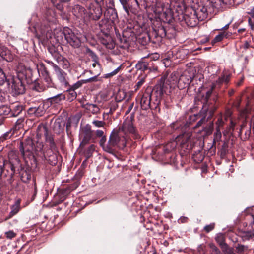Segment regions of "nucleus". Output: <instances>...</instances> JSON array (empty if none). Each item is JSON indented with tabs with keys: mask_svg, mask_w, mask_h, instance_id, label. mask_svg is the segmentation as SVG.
Returning <instances> with one entry per match:
<instances>
[{
	"mask_svg": "<svg viewBox=\"0 0 254 254\" xmlns=\"http://www.w3.org/2000/svg\"><path fill=\"white\" fill-rule=\"evenodd\" d=\"M10 208L11 211L10 212L8 216L5 219V220L11 218L19 212L20 208V200H16L15 203L11 206Z\"/></svg>",
	"mask_w": 254,
	"mask_h": 254,
	"instance_id": "nucleus-25",
	"label": "nucleus"
},
{
	"mask_svg": "<svg viewBox=\"0 0 254 254\" xmlns=\"http://www.w3.org/2000/svg\"><path fill=\"white\" fill-rule=\"evenodd\" d=\"M252 231H247L245 233L244 236L247 237L248 239H250L254 237V228H252Z\"/></svg>",
	"mask_w": 254,
	"mask_h": 254,
	"instance_id": "nucleus-49",
	"label": "nucleus"
},
{
	"mask_svg": "<svg viewBox=\"0 0 254 254\" xmlns=\"http://www.w3.org/2000/svg\"><path fill=\"white\" fill-rule=\"evenodd\" d=\"M121 68V65L119 66L118 67H117L116 69H115L114 71L112 72L106 74L104 75V77L106 78H108L111 77H112L115 75H116L120 70Z\"/></svg>",
	"mask_w": 254,
	"mask_h": 254,
	"instance_id": "nucleus-38",
	"label": "nucleus"
},
{
	"mask_svg": "<svg viewBox=\"0 0 254 254\" xmlns=\"http://www.w3.org/2000/svg\"><path fill=\"white\" fill-rule=\"evenodd\" d=\"M93 135V132L91 128V126L89 125H86L82 129L80 136L83 137L82 141L81 144L84 145L88 143L91 140Z\"/></svg>",
	"mask_w": 254,
	"mask_h": 254,
	"instance_id": "nucleus-12",
	"label": "nucleus"
},
{
	"mask_svg": "<svg viewBox=\"0 0 254 254\" xmlns=\"http://www.w3.org/2000/svg\"><path fill=\"white\" fill-rule=\"evenodd\" d=\"M64 98H65L64 95L61 93V94H58L55 95L53 97L49 98L48 100L52 104H53V103H58L62 99H64Z\"/></svg>",
	"mask_w": 254,
	"mask_h": 254,
	"instance_id": "nucleus-31",
	"label": "nucleus"
},
{
	"mask_svg": "<svg viewBox=\"0 0 254 254\" xmlns=\"http://www.w3.org/2000/svg\"><path fill=\"white\" fill-rule=\"evenodd\" d=\"M184 18L186 24L192 27L195 26L200 21L195 11L193 13H191L190 15H185Z\"/></svg>",
	"mask_w": 254,
	"mask_h": 254,
	"instance_id": "nucleus-17",
	"label": "nucleus"
},
{
	"mask_svg": "<svg viewBox=\"0 0 254 254\" xmlns=\"http://www.w3.org/2000/svg\"><path fill=\"white\" fill-rule=\"evenodd\" d=\"M151 95L149 92H145L140 98V105L143 110H147L150 107Z\"/></svg>",
	"mask_w": 254,
	"mask_h": 254,
	"instance_id": "nucleus-19",
	"label": "nucleus"
},
{
	"mask_svg": "<svg viewBox=\"0 0 254 254\" xmlns=\"http://www.w3.org/2000/svg\"><path fill=\"white\" fill-rule=\"evenodd\" d=\"M146 2L149 6L152 7L153 9L158 7L157 0H146Z\"/></svg>",
	"mask_w": 254,
	"mask_h": 254,
	"instance_id": "nucleus-42",
	"label": "nucleus"
},
{
	"mask_svg": "<svg viewBox=\"0 0 254 254\" xmlns=\"http://www.w3.org/2000/svg\"><path fill=\"white\" fill-rule=\"evenodd\" d=\"M47 63H48L49 65H50L51 66H52L54 70H56V67H59L58 65H57L56 64H55L53 62L50 61V60H46L45 61Z\"/></svg>",
	"mask_w": 254,
	"mask_h": 254,
	"instance_id": "nucleus-55",
	"label": "nucleus"
},
{
	"mask_svg": "<svg viewBox=\"0 0 254 254\" xmlns=\"http://www.w3.org/2000/svg\"><path fill=\"white\" fill-rule=\"evenodd\" d=\"M117 36L119 41L118 44L119 46L124 49H127L129 47V40L128 38L124 36L123 35L122 37L120 34H117Z\"/></svg>",
	"mask_w": 254,
	"mask_h": 254,
	"instance_id": "nucleus-24",
	"label": "nucleus"
},
{
	"mask_svg": "<svg viewBox=\"0 0 254 254\" xmlns=\"http://www.w3.org/2000/svg\"><path fill=\"white\" fill-rule=\"evenodd\" d=\"M99 74H100V71L97 72V75H95V76H93L92 77L88 78L87 79H85L84 81H85V84L87 83H89V82H97L98 80L97 77H98V76Z\"/></svg>",
	"mask_w": 254,
	"mask_h": 254,
	"instance_id": "nucleus-45",
	"label": "nucleus"
},
{
	"mask_svg": "<svg viewBox=\"0 0 254 254\" xmlns=\"http://www.w3.org/2000/svg\"><path fill=\"white\" fill-rule=\"evenodd\" d=\"M22 80L15 78L13 80L11 85L12 92L15 95L22 94L25 92V87Z\"/></svg>",
	"mask_w": 254,
	"mask_h": 254,
	"instance_id": "nucleus-11",
	"label": "nucleus"
},
{
	"mask_svg": "<svg viewBox=\"0 0 254 254\" xmlns=\"http://www.w3.org/2000/svg\"><path fill=\"white\" fill-rule=\"evenodd\" d=\"M105 2L107 3V1H109V5L108 6L109 8H111L114 6V1L113 0H105Z\"/></svg>",
	"mask_w": 254,
	"mask_h": 254,
	"instance_id": "nucleus-62",
	"label": "nucleus"
},
{
	"mask_svg": "<svg viewBox=\"0 0 254 254\" xmlns=\"http://www.w3.org/2000/svg\"><path fill=\"white\" fill-rule=\"evenodd\" d=\"M192 75L188 71H185L180 76L178 81V86L180 88H185L192 81Z\"/></svg>",
	"mask_w": 254,
	"mask_h": 254,
	"instance_id": "nucleus-10",
	"label": "nucleus"
},
{
	"mask_svg": "<svg viewBox=\"0 0 254 254\" xmlns=\"http://www.w3.org/2000/svg\"><path fill=\"white\" fill-rule=\"evenodd\" d=\"M31 178V174L29 171L23 170L21 173V179L24 183L28 182Z\"/></svg>",
	"mask_w": 254,
	"mask_h": 254,
	"instance_id": "nucleus-35",
	"label": "nucleus"
},
{
	"mask_svg": "<svg viewBox=\"0 0 254 254\" xmlns=\"http://www.w3.org/2000/svg\"><path fill=\"white\" fill-rule=\"evenodd\" d=\"M144 82H145V79L144 78H142L141 79H140V80L139 81H138V82L137 83V84L136 85V88L135 89L137 90V89H139L143 84Z\"/></svg>",
	"mask_w": 254,
	"mask_h": 254,
	"instance_id": "nucleus-54",
	"label": "nucleus"
},
{
	"mask_svg": "<svg viewBox=\"0 0 254 254\" xmlns=\"http://www.w3.org/2000/svg\"><path fill=\"white\" fill-rule=\"evenodd\" d=\"M47 88L45 85L40 84L39 83H37L35 85V89L38 92H42L44 91L46 88Z\"/></svg>",
	"mask_w": 254,
	"mask_h": 254,
	"instance_id": "nucleus-43",
	"label": "nucleus"
},
{
	"mask_svg": "<svg viewBox=\"0 0 254 254\" xmlns=\"http://www.w3.org/2000/svg\"><path fill=\"white\" fill-rule=\"evenodd\" d=\"M0 56L7 62L12 61L13 56L10 51L5 46L0 47Z\"/></svg>",
	"mask_w": 254,
	"mask_h": 254,
	"instance_id": "nucleus-23",
	"label": "nucleus"
},
{
	"mask_svg": "<svg viewBox=\"0 0 254 254\" xmlns=\"http://www.w3.org/2000/svg\"><path fill=\"white\" fill-rule=\"evenodd\" d=\"M130 134L135 138H137L138 135L133 125L132 118L125 120L122 126L118 129H113L108 141L109 147L112 148L117 146L125 147Z\"/></svg>",
	"mask_w": 254,
	"mask_h": 254,
	"instance_id": "nucleus-1",
	"label": "nucleus"
},
{
	"mask_svg": "<svg viewBox=\"0 0 254 254\" xmlns=\"http://www.w3.org/2000/svg\"><path fill=\"white\" fill-rule=\"evenodd\" d=\"M215 240L222 249H226L227 248V245L225 242L224 236L222 233L218 234L215 237Z\"/></svg>",
	"mask_w": 254,
	"mask_h": 254,
	"instance_id": "nucleus-29",
	"label": "nucleus"
},
{
	"mask_svg": "<svg viewBox=\"0 0 254 254\" xmlns=\"http://www.w3.org/2000/svg\"><path fill=\"white\" fill-rule=\"evenodd\" d=\"M54 59L58 63H60L63 60V57L57 51L55 50H49Z\"/></svg>",
	"mask_w": 254,
	"mask_h": 254,
	"instance_id": "nucleus-34",
	"label": "nucleus"
},
{
	"mask_svg": "<svg viewBox=\"0 0 254 254\" xmlns=\"http://www.w3.org/2000/svg\"><path fill=\"white\" fill-rule=\"evenodd\" d=\"M236 124L233 122L232 119H230V124L229 127L227 128V132L233 131Z\"/></svg>",
	"mask_w": 254,
	"mask_h": 254,
	"instance_id": "nucleus-51",
	"label": "nucleus"
},
{
	"mask_svg": "<svg viewBox=\"0 0 254 254\" xmlns=\"http://www.w3.org/2000/svg\"><path fill=\"white\" fill-rule=\"evenodd\" d=\"M85 11L84 7L76 4L72 8V13L77 18L82 19L84 18Z\"/></svg>",
	"mask_w": 254,
	"mask_h": 254,
	"instance_id": "nucleus-20",
	"label": "nucleus"
},
{
	"mask_svg": "<svg viewBox=\"0 0 254 254\" xmlns=\"http://www.w3.org/2000/svg\"><path fill=\"white\" fill-rule=\"evenodd\" d=\"M96 136L98 137L104 136V132L102 130H97L96 132Z\"/></svg>",
	"mask_w": 254,
	"mask_h": 254,
	"instance_id": "nucleus-58",
	"label": "nucleus"
},
{
	"mask_svg": "<svg viewBox=\"0 0 254 254\" xmlns=\"http://www.w3.org/2000/svg\"><path fill=\"white\" fill-rule=\"evenodd\" d=\"M215 138L217 139H220L221 137V133L220 131V128H216V132L214 134Z\"/></svg>",
	"mask_w": 254,
	"mask_h": 254,
	"instance_id": "nucleus-56",
	"label": "nucleus"
},
{
	"mask_svg": "<svg viewBox=\"0 0 254 254\" xmlns=\"http://www.w3.org/2000/svg\"><path fill=\"white\" fill-rule=\"evenodd\" d=\"M231 76V73L228 70H224L222 72V75L219 77L218 80L215 82V83L213 85L212 88H219L220 86L223 84H227L230 80Z\"/></svg>",
	"mask_w": 254,
	"mask_h": 254,
	"instance_id": "nucleus-14",
	"label": "nucleus"
},
{
	"mask_svg": "<svg viewBox=\"0 0 254 254\" xmlns=\"http://www.w3.org/2000/svg\"><path fill=\"white\" fill-rule=\"evenodd\" d=\"M216 124L217 125L216 128H220V127H222L224 124V122L222 118V117L219 118L218 119L217 121L216 122Z\"/></svg>",
	"mask_w": 254,
	"mask_h": 254,
	"instance_id": "nucleus-52",
	"label": "nucleus"
},
{
	"mask_svg": "<svg viewBox=\"0 0 254 254\" xmlns=\"http://www.w3.org/2000/svg\"><path fill=\"white\" fill-rule=\"evenodd\" d=\"M163 63L165 66H168L170 64V60L168 58L164 59L163 60Z\"/></svg>",
	"mask_w": 254,
	"mask_h": 254,
	"instance_id": "nucleus-60",
	"label": "nucleus"
},
{
	"mask_svg": "<svg viewBox=\"0 0 254 254\" xmlns=\"http://www.w3.org/2000/svg\"><path fill=\"white\" fill-rule=\"evenodd\" d=\"M5 235L7 239H12L16 236V234L13 231H8L5 233Z\"/></svg>",
	"mask_w": 254,
	"mask_h": 254,
	"instance_id": "nucleus-48",
	"label": "nucleus"
},
{
	"mask_svg": "<svg viewBox=\"0 0 254 254\" xmlns=\"http://www.w3.org/2000/svg\"><path fill=\"white\" fill-rule=\"evenodd\" d=\"M213 127V122H211V123H210L208 127H206L203 128V131L206 134L211 133L212 132Z\"/></svg>",
	"mask_w": 254,
	"mask_h": 254,
	"instance_id": "nucleus-47",
	"label": "nucleus"
},
{
	"mask_svg": "<svg viewBox=\"0 0 254 254\" xmlns=\"http://www.w3.org/2000/svg\"><path fill=\"white\" fill-rule=\"evenodd\" d=\"M225 36L224 32L220 33L219 34L216 35L214 39L212 41L211 43L213 45L217 42L221 41L224 38Z\"/></svg>",
	"mask_w": 254,
	"mask_h": 254,
	"instance_id": "nucleus-37",
	"label": "nucleus"
},
{
	"mask_svg": "<svg viewBox=\"0 0 254 254\" xmlns=\"http://www.w3.org/2000/svg\"><path fill=\"white\" fill-rule=\"evenodd\" d=\"M191 135L189 133H185L178 136L176 138V143H179L181 148L183 149L190 150L192 148V144L190 142Z\"/></svg>",
	"mask_w": 254,
	"mask_h": 254,
	"instance_id": "nucleus-8",
	"label": "nucleus"
},
{
	"mask_svg": "<svg viewBox=\"0 0 254 254\" xmlns=\"http://www.w3.org/2000/svg\"><path fill=\"white\" fill-rule=\"evenodd\" d=\"M92 124L97 127H104L105 123L102 121L94 120L92 122Z\"/></svg>",
	"mask_w": 254,
	"mask_h": 254,
	"instance_id": "nucleus-46",
	"label": "nucleus"
},
{
	"mask_svg": "<svg viewBox=\"0 0 254 254\" xmlns=\"http://www.w3.org/2000/svg\"><path fill=\"white\" fill-rule=\"evenodd\" d=\"M236 250L238 253L244 254L248 250V247L243 245H239L236 247Z\"/></svg>",
	"mask_w": 254,
	"mask_h": 254,
	"instance_id": "nucleus-40",
	"label": "nucleus"
},
{
	"mask_svg": "<svg viewBox=\"0 0 254 254\" xmlns=\"http://www.w3.org/2000/svg\"><path fill=\"white\" fill-rule=\"evenodd\" d=\"M206 121L205 118L204 117L202 118L200 121H198V122L197 123L196 125L195 126V127L197 128L199 126H200L203 123H204Z\"/></svg>",
	"mask_w": 254,
	"mask_h": 254,
	"instance_id": "nucleus-57",
	"label": "nucleus"
},
{
	"mask_svg": "<svg viewBox=\"0 0 254 254\" xmlns=\"http://www.w3.org/2000/svg\"><path fill=\"white\" fill-rule=\"evenodd\" d=\"M38 130L43 132L45 137L46 142L49 144L50 150L44 152L46 155V160H48L51 164H55L57 163L56 154L57 147L54 141L53 137L51 134H49L48 129L45 126L39 125L38 127Z\"/></svg>",
	"mask_w": 254,
	"mask_h": 254,
	"instance_id": "nucleus-3",
	"label": "nucleus"
},
{
	"mask_svg": "<svg viewBox=\"0 0 254 254\" xmlns=\"http://www.w3.org/2000/svg\"><path fill=\"white\" fill-rule=\"evenodd\" d=\"M82 107L94 114H97L100 111L99 108L96 104L86 103L83 104Z\"/></svg>",
	"mask_w": 254,
	"mask_h": 254,
	"instance_id": "nucleus-27",
	"label": "nucleus"
},
{
	"mask_svg": "<svg viewBox=\"0 0 254 254\" xmlns=\"http://www.w3.org/2000/svg\"><path fill=\"white\" fill-rule=\"evenodd\" d=\"M149 37L147 33L141 34L137 38V41L142 45H145L149 41Z\"/></svg>",
	"mask_w": 254,
	"mask_h": 254,
	"instance_id": "nucleus-30",
	"label": "nucleus"
},
{
	"mask_svg": "<svg viewBox=\"0 0 254 254\" xmlns=\"http://www.w3.org/2000/svg\"><path fill=\"white\" fill-rule=\"evenodd\" d=\"M46 111L45 104L43 102L39 104L38 106L31 107L28 109L29 114H33L36 117H41L43 116Z\"/></svg>",
	"mask_w": 254,
	"mask_h": 254,
	"instance_id": "nucleus-16",
	"label": "nucleus"
},
{
	"mask_svg": "<svg viewBox=\"0 0 254 254\" xmlns=\"http://www.w3.org/2000/svg\"><path fill=\"white\" fill-rule=\"evenodd\" d=\"M22 108L20 106H15L13 109V111L12 112V116L16 117L18 116L22 111Z\"/></svg>",
	"mask_w": 254,
	"mask_h": 254,
	"instance_id": "nucleus-39",
	"label": "nucleus"
},
{
	"mask_svg": "<svg viewBox=\"0 0 254 254\" xmlns=\"http://www.w3.org/2000/svg\"><path fill=\"white\" fill-rule=\"evenodd\" d=\"M44 145L42 143L37 142L36 146H34L33 140L31 138H27L23 141L20 142L19 146L20 152L26 162L27 159H35V155H36L42 159H46V155L43 150Z\"/></svg>",
	"mask_w": 254,
	"mask_h": 254,
	"instance_id": "nucleus-2",
	"label": "nucleus"
},
{
	"mask_svg": "<svg viewBox=\"0 0 254 254\" xmlns=\"http://www.w3.org/2000/svg\"><path fill=\"white\" fill-rule=\"evenodd\" d=\"M155 89L157 96L161 97L164 93H166L167 87L164 82H161L156 85Z\"/></svg>",
	"mask_w": 254,
	"mask_h": 254,
	"instance_id": "nucleus-26",
	"label": "nucleus"
},
{
	"mask_svg": "<svg viewBox=\"0 0 254 254\" xmlns=\"http://www.w3.org/2000/svg\"><path fill=\"white\" fill-rule=\"evenodd\" d=\"M63 33L67 42L74 48H78L81 45L80 38L68 27H64Z\"/></svg>",
	"mask_w": 254,
	"mask_h": 254,
	"instance_id": "nucleus-6",
	"label": "nucleus"
},
{
	"mask_svg": "<svg viewBox=\"0 0 254 254\" xmlns=\"http://www.w3.org/2000/svg\"><path fill=\"white\" fill-rule=\"evenodd\" d=\"M250 134H251V130H250V129L249 128L245 132V137L244 139H247L248 138H249V137L250 136Z\"/></svg>",
	"mask_w": 254,
	"mask_h": 254,
	"instance_id": "nucleus-59",
	"label": "nucleus"
},
{
	"mask_svg": "<svg viewBox=\"0 0 254 254\" xmlns=\"http://www.w3.org/2000/svg\"><path fill=\"white\" fill-rule=\"evenodd\" d=\"M38 130L43 132L45 137L46 142L49 144L50 150L44 152L46 155V160H48L51 164H55L57 163L56 154L57 147L54 141L53 137L51 134H49L48 129L45 126L39 125L38 127Z\"/></svg>",
	"mask_w": 254,
	"mask_h": 254,
	"instance_id": "nucleus-4",
	"label": "nucleus"
},
{
	"mask_svg": "<svg viewBox=\"0 0 254 254\" xmlns=\"http://www.w3.org/2000/svg\"><path fill=\"white\" fill-rule=\"evenodd\" d=\"M250 47V43L247 41H245L244 44L243 46V48L244 49L246 50V49H248Z\"/></svg>",
	"mask_w": 254,
	"mask_h": 254,
	"instance_id": "nucleus-61",
	"label": "nucleus"
},
{
	"mask_svg": "<svg viewBox=\"0 0 254 254\" xmlns=\"http://www.w3.org/2000/svg\"><path fill=\"white\" fill-rule=\"evenodd\" d=\"M43 69L41 70L42 77V83L47 88L51 87L53 86L52 79L49 75V72L45 66H42Z\"/></svg>",
	"mask_w": 254,
	"mask_h": 254,
	"instance_id": "nucleus-18",
	"label": "nucleus"
},
{
	"mask_svg": "<svg viewBox=\"0 0 254 254\" xmlns=\"http://www.w3.org/2000/svg\"><path fill=\"white\" fill-rule=\"evenodd\" d=\"M124 10L129 16L131 13H135L139 7L137 0H119Z\"/></svg>",
	"mask_w": 254,
	"mask_h": 254,
	"instance_id": "nucleus-7",
	"label": "nucleus"
},
{
	"mask_svg": "<svg viewBox=\"0 0 254 254\" xmlns=\"http://www.w3.org/2000/svg\"><path fill=\"white\" fill-rule=\"evenodd\" d=\"M100 41L108 49H112L114 48V43L109 35L106 34L104 36L101 37Z\"/></svg>",
	"mask_w": 254,
	"mask_h": 254,
	"instance_id": "nucleus-22",
	"label": "nucleus"
},
{
	"mask_svg": "<svg viewBox=\"0 0 254 254\" xmlns=\"http://www.w3.org/2000/svg\"><path fill=\"white\" fill-rule=\"evenodd\" d=\"M249 217L252 219V221L251 223L252 228H254V215H250Z\"/></svg>",
	"mask_w": 254,
	"mask_h": 254,
	"instance_id": "nucleus-64",
	"label": "nucleus"
},
{
	"mask_svg": "<svg viewBox=\"0 0 254 254\" xmlns=\"http://www.w3.org/2000/svg\"><path fill=\"white\" fill-rule=\"evenodd\" d=\"M53 5L59 10H62L63 8L62 3L66 2L70 0H51Z\"/></svg>",
	"mask_w": 254,
	"mask_h": 254,
	"instance_id": "nucleus-33",
	"label": "nucleus"
},
{
	"mask_svg": "<svg viewBox=\"0 0 254 254\" xmlns=\"http://www.w3.org/2000/svg\"><path fill=\"white\" fill-rule=\"evenodd\" d=\"M6 77L5 73L0 67V85L3 84L6 81Z\"/></svg>",
	"mask_w": 254,
	"mask_h": 254,
	"instance_id": "nucleus-44",
	"label": "nucleus"
},
{
	"mask_svg": "<svg viewBox=\"0 0 254 254\" xmlns=\"http://www.w3.org/2000/svg\"><path fill=\"white\" fill-rule=\"evenodd\" d=\"M9 132H7L5 133L2 136L3 140H6L9 137Z\"/></svg>",
	"mask_w": 254,
	"mask_h": 254,
	"instance_id": "nucleus-63",
	"label": "nucleus"
},
{
	"mask_svg": "<svg viewBox=\"0 0 254 254\" xmlns=\"http://www.w3.org/2000/svg\"><path fill=\"white\" fill-rule=\"evenodd\" d=\"M89 17L93 20H98L102 14V9L101 4H91L89 6Z\"/></svg>",
	"mask_w": 254,
	"mask_h": 254,
	"instance_id": "nucleus-9",
	"label": "nucleus"
},
{
	"mask_svg": "<svg viewBox=\"0 0 254 254\" xmlns=\"http://www.w3.org/2000/svg\"><path fill=\"white\" fill-rule=\"evenodd\" d=\"M17 78L22 80H26L31 73L30 69L26 68L24 65L19 64L17 67Z\"/></svg>",
	"mask_w": 254,
	"mask_h": 254,
	"instance_id": "nucleus-15",
	"label": "nucleus"
},
{
	"mask_svg": "<svg viewBox=\"0 0 254 254\" xmlns=\"http://www.w3.org/2000/svg\"><path fill=\"white\" fill-rule=\"evenodd\" d=\"M88 52L89 53L90 56H91L93 61L94 62V63L92 64V66L94 68L97 67L100 69L101 68V65L99 63L98 58L97 56L94 52H93L92 50H90L89 49H88Z\"/></svg>",
	"mask_w": 254,
	"mask_h": 254,
	"instance_id": "nucleus-28",
	"label": "nucleus"
},
{
	"mask_svg": "<svg viewBox=\"0 0 254 254\" xmlns=\"http://www.w3.org/2000/svg\"><path fill=\"white\" fill-rule=\"evenodd\" d=\"M56 70L54 71L61 86L64 87L69 86V84L67 79V73L60 67H56Z\"/></svg>",
	"mask_w": 254,
	"mask_h": 254,
	"instance_id": "nucleus-13",
	"label": "nucleus"
},
{
	"mask_svg": "<svg viewBox=\"0 0 254 254\" xmlns=\"http://www.w3.org/2000/svg\"><path fill=\"white\" fill-rule=\"evenodd\" d=\"M215 224L214 223H211L209 225H207L205 226L204 228V230L206 232H209L212 231L214 228Z\"/></svg>",
	"mask_w": 254,
	"mask_h": 254,
	"instance_id": "nucleus-50",
	"label": "nucleus"
},
{
	"mask_svg": "<svg viewBox=\"0 0 254 254\" xmlns=\"http://www.w3.org/2000/svg\"><path fill=\"white\" fill-rule=\"evenodd\" d=\"M59 64L62 65L64 69H67L70 66V63L64 57L63 58V60L61 61V62Z\"/></svg>",
	"mask_w": 254,
	"mask_h": 254,
	"instance_id": "nucleus-41",
	"label": "nucleus"
},
{
	"mask_svg": "<svg viewBox=\"0 0 254 254\" xmlns=\"http://www.w3.org/2000/svg\"><path fill=\"white\" fill-rule=\"evenodd\" d=\"M149 64L144 61H139L136 64L135 67L137 70L145 71L148 69Z\"/></svg>",
	"mask_w": 254,
	"mask_h": 254,
	"instance_id": "nucleus-32",
	"label": "nucleus"
},
{
	"mask_svg": "<svg viewBox=\"0 0 254 254\" xmlns=\"http://www.w3.org/2000/svg\"><path fill=\"white\" fill-rule=\"evenodd\" d=\"M212 10L210 7L208 6H203L198 12H196L197 16H198L200 21H202L207 18L209 13H211Z\"/></svg>",
	"mask_w": 254,
	"mask_h": 254,
	"instance_id": "nucleus-21",
	"label": "nucleus"
},
{
	"mask_svg": "<svg viewBox=\"0 0 254 254\" xmlns=\"http://www.w3.org/2000/svg\"><path fill=\"white\" fill-rule=\"evenodd\" d=\"M0 115H6L7 114L8 112L9 111V108L5 107V106H2L0 108Z\"/></svg>",
	"mask_w": 254,
	"mask_h": 254,
	"instance_id": "nucleus-53",
	"label": "nucleus"
},
{
	"mask_svg": "<svg viewBox=\"0 0 254 254\" xmlns=\"http://www.w3.org/2000/svg\"><path fill=\"white\" fill-rule=\"evenodd\" d=\"M83 84H85L84 80L78 81L76 83L71 86L69 89L70 90L74 91L80 88Z\"/></svg>",
	"mask_w": 254,
	"mask_h": 254,
	"instance_id": "nucleus-36",
	"label": "nucleus"
},
{
	"mask_svg": "<svg viewBox=\"0 0 254 254\" xmlns=\"http://www.w3.org/2000/svg\"><path fill=\"white\" fill-rule=\"evenodd\" d=\"M15 172V167L11 162L0 156V178L8 177V181L12 183L13 176Z\"/></svg>",
	"mask_w": 254,
	"mask_h": 254,
	"instance_id": "nucleus-5",
	"label": "nucleus"
}]
</instances>
